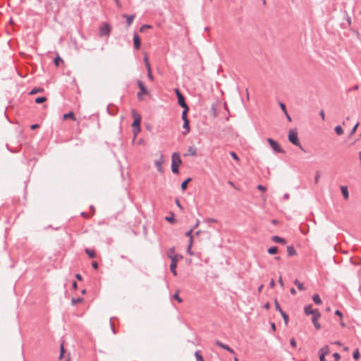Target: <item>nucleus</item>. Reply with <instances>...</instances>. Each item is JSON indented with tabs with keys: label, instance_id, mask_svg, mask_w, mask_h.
<instances>
[{
	"label": "nucleus",
	"instance_id": "obj_1",
	"mask_svg": "<svg viewBox=\"0 0 361 361\" xmlns=\"http://www.w3.org/2000/svg\"><path fill=\"white\" fill-rule=\"evenodd\" d=\"M180 166V153L174 152L172 155L171 171L173 173H179V166Z\"/></svg>",
	"mask_w": 361,
	"mask_h": 361
},
{
	"label": "nucleus",
	"instance_id": "obj_2",
	"mask_svg": "<svg viewBox=\"0 0 361 361\" xmlns=\"http://www.w3.org/2000/svg\"><path fill=\"white\" fill-rule=\"evenodd\" d=\"M288 140L294 145L299 147L300 149H302L298 137V132L296 129H290L289 130Z\"/></svg>",
	"mask_w": 361,
	"mask_h": 361
},
{
	"label": "nucleus",
	"instance_id": "obj_3",
	"mask_svg": "<svg viewBox=\"0 0 361 361\" xmlns=\"http://www.w3.org/2000/svg\"><path fill=\"white\" fill-rule=\"evenodd\" d=\"M111 26L107 23H103L100 27L99 35L100 37L109 36Z\"/></svg>",
	"mask_w": 361,
	"mask_h": 361
},
{
	"label": "nucleus",
	"instance_id": "obj_4",
	"mask_svg": "<svg viewBox=\"0 0 361 361\" xmlns=\"http://www.w3.org/2000/svg\"><path fill=\"white\" fill-rule=\"evenodd\" d=\"M132 116L133 117V122L132 123V128L133 127H137L140 126L142 117L140 114H138L135 109H133L131 111Z\"/></svg>",
	"mask_w": 361,
	"mask_h": 361
},
{
	"label": "nucleus",
	"instance_id": "obj_5",
	"mask_svg": "<svg viewBox=\"0 0 361 361\" xmlns=\"http://www.w3.org/2000/svg\"><path fill=\"white\" fill-rule=\"evenodd\" d=\"M267 142L270 145L271 147L276 152L284 153V151L281 149L279 143L271 138H268Z\"/></svg>",
	"mask_w": 361,
	"mask_h": 361
},
{
	"label": "nucleus",
	"instance_id": "obj_6",
	"mask_svg": "<svg viewBox=\"0 0 361 361\" xmlns=\"http://www.w3.org/2000/svg\"><path fill=\"white\" fill-rule=\"evenodd\" d=\"M137 84L138 87L140 89V91L137 93V97H138L139 100H142L141 96L142 94H147L148 91H147L146 87L145 86V85L143 84V82L141 80H137Z\"/></svg>",
	"mask_w": 361,
	"mask_h": 361
},
{
	"label": "nucleus",
	"instance_id": "obj_7",
	"mask_svg": "<svg viewBox=\"0 0 361 361\" xmlns=\"http://www.w3.org/2000/svg\"><path fill=\"white\" fill-rule=\"evenodd\" d=\"M164 162V157L162 154H160L159 159L154 161V165L156 166L157 171L159 173H163L164 169L162 164Z\"/></svg>",
	"mask_w": 361,
	"mask_h": 361
},
{
	"label": "nucleus",
	"instance_id": "obj_8",
	"mask_svg": "<svg viewBox=\"0 0 361 361\" xmlns=\"http://www.w3.org/2000/svg\"><path fill=\"white\" fill-rule=\"evenodd\" d=\"M315 313L312 314V322L316 329H320L321 325L319 323L318 320L321 317V314L319 312H314Z\"/></svg>",
	"mask_w": 361,
	"mask_h": 361
},
{
	"label": "nucleus",
	"instance_id": "obj_9",
	"mask_svg": "<svg viewBox=\"0 0 361 361\" xmlns=\"http://www.w3.org/2000/svg\"><path fill=\"white\" fill-rule=\"evenodd\" d=\"M330 350L329 348L326 345L322 348L319 351V361H324L325 356L329 354Z\"/></svg>",
	"mask_w": 361,
	"mask_h": 361
},
{
	"label": "nucleus",
	"instance_id": "obj_10",
	"mask_svg": "<svg viewBox=\"0 0 361 361\" xmlns=\"http://www.w3.org/2000/svg\"><path fill=\"white\" fill-rule=\"evenodd\" d=\"M192 232V229H190L189 231H188L185 233V236L188 238V243L187 251L190 254H191L190 250H191V247H192V245L193 243L192 236L191 235Z\"/></svg>",
	"mask_w": 361,
	"mask_h": 361
},
{
	"label": "nucleus",
	"instance_id": "obj_11",
	"mask_svg": "<svg viewBox=\"0 0 361 361\" xmlns=\"http://www.w3.org/2000/svg\"><path fill=\"white\" fill-rule=\"evenodd\" d=\"M178 261V258H172V259H171L170 270L174 276L177 275L176 267Z\"/></svg>",
	"mask_w": 361,
	"mask_h": 361
},
{
	"label": "nucleus",
	"instance_id": "obj_12",
	"mask_svg": "<svg viewBox=\"0 0 361 361\" xmlns=\"http://www.w3.org/2000/svg\"><path fill=\"white\" fill-rule=\"evenodd\" d=\"M183 126H182L183 131H182V134L186 135L190 132V126H189V120L188 118H183Z\"/></svg>",
	"mask_w": 361,
	"mask_h": 361
},
{
	"label": "nucleus",
	"instance_id": "obj_13",
	"mask_svg": "<svg viewBox=\"0 0 361 361\" xmlns=\"http://www.w3.org/2000/svg\"><path fill=\"white\" fill-rule=\"evenodd\" d=\"M133 44L135 49H139L141 46V40L139 35L135 32L133 35Z\"/></svg>",
	"mask_w": 361,
	"mask_h": 361
},
{
	"label": "nucleus",
	"instance_id": "obj_14",
	"mask_svg": "<svg viewBox=\"0 0 361 361\" xmlns=\"http://www.w3.org/2000/svg\"><path fill=\"white\" fill-rule=\"evenodd\" d=\"M182 108L184 109V110L182 111V119L188 118L187 114H188L189 108H188V105L186 104V103L185 102V100H184V98L183 96H182Z\"/></svg>",
	"mask_w": 361,
	"mask_h": 361
},
{
	"label": "nucleus",
	"instance_id": "obj_15",
	"mask_svg": "<svg viewBox=\"0 0 361 361\" xmlns=\"http://www.w3.org/2000/svg\"><path fill=\"white\" fill-rule=\"evenodd\" d=\"M166 255H167V257H168L169 259H172V258H175V259H176V258H178V255H177V254H176V253H175V247H171V248L168 250V252H167V253H166Z\"/></svg>",
	"mask_w": 361,
	"mask_h": 361
},
{
	"label": "nucleus",
	"instance_id": "obj_16",
	"mask_svg": "<svg viewBox=\"0 0 361 361\" xmlns=\"http://www.w3.org/2000/svg\"><path fill=\"white\" fill-rule=\"evenodd\" d=\"M122 17L126 19L128 26H130L135 18V15L123 14Z\"/></svg>",
	"mask_w": 361,
	"mask_h": 361
},
{
	"label": "nucleus",
	"instance_id": "obj_17",
	"mask_svg": "<svg viewBox=\"0 0 361 361\" xmlns=\"http://www.w3.org/2000/svg\"><path fill=\"white\" fill-rule=\"evenodd\" d=\"M306 315L314 314V312H319L318 310H313L312 305L306 306L304 309Z\"/></svg>",
	"mask_w": 361,
	"mask_h": 361
},
{
	"label": "nucleus",
	"instance_id": "obj_18",
	"mask_svg": "<svg viewBox=\"0 0 361 361\" xmlns=\"http://www.w3.org/2000/svg\"><path fill=\"white\" fill-rule=\"evenodd\" d=\"M197 149L195 146H190L188 148V153L185 154L184 156H196Z\"/></svg>",
	"mask_w": 361,
	"mask_h": 361
},
{
	"label": "nucleus",
	"instance_id": "obj_19",
	"mask_svg": "<svg viewBox=\"0 0 361 361\" xmlns=\"http://www.w3.org/2000/svg\"><path fill=\"white\" fill-rule=\"evenodd\" d=\"M341 190L343 197L345 200H348L349 198V192H348L347 186H345V185L341 186Z\"/></svg>",
	"mask_w": 361,
	"mask_h": 361
},
{
	"label": "nucleus",
	"instance_id": "obj_20",
	"mask_svg": "<svg viewBox=\"0 0 361 361\" xmlns=\"http://www.w3.org/2000/svg\"><path fill=\"white\" fill-rule=\"evenodd\" d=\"M85 253L88 255V257L91 259H94L96 257V253L94 250H91L89 248H85Z\"/></svg>",
	"mask_w": 361,
	"mask_h": 361
},
{
	"label": "nucleus",
	"instance_id": "obj_21",
	"mask_svg": "<svg viewBox=\"0 0 361 361\" xmlns=\"http://www.w3.org/2000/svg\"><path fill=\"white\" fill-rule=\"evenodd\" d=\"M271 239H272V240L274 242L277 243H281V244H283V245L286 244V243L285 239H283L282 238H280V237H279L277 235L273 236L271 238Z\"/></svg>",
	"mask_w": 361,
	"mask_h": 361
},
{
	"label": "nucleus",
	"instance_id": "obj_22",
	"mask_svg": "<svg viewBox=\"0 0 361 361\" xmlns=\"http://www.w3.org/2000/svg\"><path fill=\"white\" fill-rule=\"evenodd\" d=\"M63 117V119L71 118L73 121H75V116L73 111H69L66 114H64Z\"/></svg>",
	"mask_w": 361,
	"mask_h": 361
},
{
	"label": "nucleus",
	"instance_id": "obj_23",
	"mask_svg": "<svg viewBox=\"0 0 361 361\" xmlns=\"http://www.w3.org/2000/svg\"><path fill=\"white\" fill-rule=\"evenodd\" d=\"M216 344L217 345H219V347H221V348H222L229 351L230 353H234L233 350L229 346H228L226 345H224V344L221 343L219 341H216Z\"/></svg>",
	"mask_w": 361,
	"mask_h": 361
},
{
	"label": "nucleus",
	"instance_id": "obj_24",
	"mask_svg": "<svg viewBox=\"0 0 361 361\" xmlns=\"http://www.w3.org/2000/svg\"><path fill=\"white\" fill-rule=\"evenodd\" d=\"M287 253L288 256H294L297 254L293 246L287 247Z\"/></svg>",
	"mask_w": 361,
	"mask_h": 361
},
{
	"label": "nucleus",
	"instance_id": "obj_25",
	"mask_svg": "<svg viewBox=\"0 0 361 361\" xmlns=\"http://www.w3.org/2000/svg\"><path fill=\"white\" fill-rule=\"evenodd\" d=\"M44 91V89L42 87H34L31 90V91L29 92V94L33 95L38 92H42Z\"/></svg>",
	"mask_w": 361,
	"mask_h": 361
},
{
	"label": "nucleus",
	"instance_id": "obj_26",
	"mask_svg": "<svg viewBox=\"0 0 361 361\" xmlns=\"http://www.w3.org/2000/svg\"><path fill=\"white\" fill-rule=\"evenodd\" d=\"M165 219L167 221L170 222L171 224H173L176 221V219H175V217H174V214L172 212L170 213L169 216H166Z\"/></svg>",
	"mask_w": 361,
	"mask_h": 361
},
{
	"label": "nucleus",
	"instance_id": "obj_27",
	"mask_svg": "<svg viewBox=\"0 0 361 361\" xmlns=\"http://www.w3.org/2000/svg\"><path fill=\"white\" fill-rule=\"evenodd\" d=\"M107 111L109 114L114 115L116 112V107L114 105H109L107 108Z\"/></svg>",
	"mask_w": 361,
	"mask_h": 361
},
{
	"label": "nucleus",
	"instance_id": "obj_28",
	"mask_svg": "<svg viewBox=\"0 0 361 361\" xmlns=\"http://www.w3.org/2000/svg\"><path fill=\"white\" fill-rule=\"evenodd\" d=\"M175 92H176V97H177L178 104L179 106H180V99H181V97H180V90L179 88L176 87L175 89Z\"/></svg>",
	"mask_w": 361,
	"mask_h": 361
},
{
	"label": "nucleus",
	"instance_id": "obj_29",
	"mask_svg": "<svg viewBox=\"0 0 361 361\" xmlns=\"http://www.w3.org/2000/svg\"><path fill=\"white\" fill-rule=\"evenodd\" d=\"M47 100V98L44 96L38 97L35 99V102L37 104H42Z\"/></svg>",
	"mask_w": 361,
	"mask_h": 361
},
{
	"label": "nucleus",
	"instance_id": "obj_30",
	"mask_svg": "<svg viewBox=\"0 0 361 361\" xmlns=\"http://www.w3.org/2000/svg\"><path fill=\"white\" fill-rule=\"evenodd\" d=\"M312 300L317 305L322 304V300L318 294H314L312 297Z\"/></svg>",
	"mask_w": 361,
	"mask_h": 361
},
{
	"label": "nucleus",
	"instance_id": "obj_31",
	"mask_svg": "<svg viewBox=\"0 0 361 361\" xmlns=\"http://www.w3.org/2000/svg\"><path fill=\"white\" fill-rule=\"evenodd\" d=\"M294 283L297 286L298 288L300 290H305V288L302 283H300L298 279L294 281Z\"/></svg>",
	"mask_w": 361,
	"mask_h": 361
},
{
	"label": "nucleus",
	"instance_id": "obj_32",
	"mask_svg": "<svg viewBox=\"0 0 361 361\" xmlns=\"http://www.w3.org/2000/svg\"><path fill=\"white\" fill-rule=\"evenodd\" d=\"M141 131V128L140 126H137V127H133V133L134 134V138H133V140L135 139V137H137V134Z\"/></svg>",
	"mask_w": 361,
	"mask_h": 361
},
{
	"label": "nucleus",
	"instance_id": "obj_33",
	"mask_svg": "<svg viewBox=\"0 0 361 361\" xmlns=\"http://www.w3.org/2000/svg\"><path fill=\"white\" fill-rule=\"evenodd\" d=\"M82 301H83V298H80V297H79V298H73L71 299V304H72L73 305H76L77 303L81 302H82Z\"/></svg>",
	"mask_w": 361,
	"mask_h": 361
},
{
	"label": "nucleus",
	"instance_id": "obj_34",
	"mask_svg": "<svg viewBox=\"0 0 361 361\" xmlns=\"http://www.w3.org/2000/svg\"><path fill=\"white\" fill-rule=\"evenodd\" d=\"M192 178H188L183 182H182V190H185L187 188L188 184L191 181Z\"/></svg>",
	"mask_w": 361,
	"mask_h": 361
},
{
	"label": "nucleus",
	"instance_id": "obj_35",
	"mask_svg": "<svg viewBox=\"0 0 361 361\" xmlns=\"http://www.w3.org/2000/svg\"><path fill=\"white\" fill-rule=\"evenodd\" d=\"M145 61H146V66L148 68V73H147V76L148 78L150 79V80H152L153 79V76H152V72H151V70H150V67H149V63L147 62V59L145 58Z\"/></svg>",
	"mask_w": 361,
	"mask_h": 361
},
{
	"label": "nucleus",
	"instance_id": "obj_36",
	"mask_svg": "<svg viewBox=\"0 0 361 361\" xmlns=\"http://www.w3.org/2000/svg\"><path fill=\"white\" fill-rule=\"evenodd\" d=\"M335 132L337 135H341L343 133V130L341 126H337L335 127Z\"/></svg>",
	"mask_w": 361,
	"mask_h": 361
},
{
	"label": "nucleus",
	"instance_id": "obj_37",
	"mask_svg": "<svg viewBox=\"0 0 361 361\" xmlns=\"http://www.w3.org/2000/svg\"><path fill=\"white\" fill-rule=\"evenodd\" d=\"M278 252V247H271L268 249V253L270 255H274L277 253Z\"/></svg>",
	"mask_w": 361,
	"mask_h": 361
},
{
	"label": "nucleus",
	"instance_id": "obj_38",
	"mask_svg": "<svg viewBox=\"0 0 361 361\" xmlns=\"http://www.w3.org/2000/svg\"><path fill=\"white\" fill-rule=\"evenodd\" d=\"M180 290H177L173 295V298L180 303V296L179 295Z\"/></svg>",
	"mask_w": 361,
	"mask_h": 361
},
{
	"label": "nucleus",
	"instance_id": "obj_39",
	"mask_svg": "<svg viewBox=\"0 0 361 361\" xmlns=\"http://www.w3.org/2000/svg\"><path fill=\"white\" fill-rule=\"evenodd\" d=\"M60 350H61V352H60V355H59V359L61 360L63 356L64 352H65V349H64L63 343L61 344Z\"/></svg>",
	"mask_w": 361,
	"mask_h": 361
},
{
	"label": "nucleus",
	"instance_id": "obj_40",
	"mask_svg": "<svg viewBox=\"0 0 361 361\" xmlns=\"http://www.w3.org/2000/svg\"><path fill=\"white\" fill-rule=\"evenodd\" d=\"M281 314V316L283 317V319H284V322L286 324H288V315L286 314V312H281V313H280Z\"/></svg>",
	"mask_w": 361,
	"mask_h": 361
},
{
	"label": "nucleus",
	"instance_id": "obj_41",
	"mask_svg": "<svg viewBox=\"0 0 361 361\" xmlns=\"http://www.w3.org/2000/svg\"><path fill=\"white\" fill-rule=\"evenodd\" d=\"M360 352H359V350L357 349V350H355L354 351V353H353V358H354L355 360H358V359H360Z\"/></svg>",
	"mask_w": 361,
	"mask_h": 361
},
{
	"label": "nucleus",
	"instance_id": "obj_42",
	"mask_svg": "<svg viewBox=\"0 0 361 361\" xmlns=\"http://www.w3.org/2000/svg\"><path fill=\"white\" fill-rule=\"evenodd\" d=\"M60 61H63L62 59L57 56L55 59H54V64L56 66H59V62Z\"/></svg>",
	"mask_w": 361,
	"mask_h": 361
},
{
	"label": "nucleus",
	"instance_id": "obj_43",
	"mask_svg": "<svg viewBox=\"0 0 361 361\" xmlns=\"http://www.w3.org/2000/svg\"><path fill=\"white\" fill-rule=\"evenodd\" d=\"M274 304H275V307H276V310H278L280 313H281V312H283L281 310V307H280V305H279V302H278V301L276 300H274Z\"/></svg>",
	"mask_w": 361,
	"mask_h": 361
},
{
	"label": "nucleus",
	"instance_id": "obj_44",
	"mask_svg": "<svg viewBox=\"0 0 361 361\" xmlns=\"http://www.w3.org/2000/svg\"><path fill=\"white\" fill-rule=\"evenodd\" d=\"M231 156L237 161H239V157H238L237 154L234 152H230Z\"/></svg>",
	"mask_w": 361,
	"mask_h": 361
},
{
	"label": "nucleus",
	"instance_id": "obj_45",
	"mask_svg": "<svg viewBox=\"0 0 361 361\" xmlns=\"http://www.w3.org/2000/svg\"><path fill=\"white\" fill-rule=\"evenodd\" d=\"M151 26L149 25H142L140 28V32H144L146 29L150 28Z\"/></svg>",
	"mask_w": 361,
	"mask_h": 361
},
{
	"label": "nucleus",
	"instance_id": "obj_46",
	"mask_svg": "<svg viewBox=\"0 0 361 361\" xmlns=\"http://www.w3.org/2000/svg\"><path fill=\"white\" fill-rule=\"evenodd\" d=\"M196 359L197 361H203L202 355L198 353H195Z\"/></svg>",
	"mask_w": 361,
	"mask_h": 361
},
{
	"label": "nucleus",
	"instance_id": "obj_47",
	"mask_svg": "<svg viewBox=\"0 0 361 361\" xmlns=\"http://www.w3.org/2000/svg\"><path fill=\"white\" fill-rule=\"evenodd\" d=\"M92 267H93V269H98V267H99L98 262H96V261H93V262H92Z\"/></svg>",
	"mask_w": 361,
	"mask_h": 361
},
{
	"label": "nucleus",
	"instance_id": "obj_48",
	"mask_svg": "<svg viewBox=\"0 0 361 361\" xmlns=\"http://www.w3.org/2000/svg\"><path fill=\"white\" fill-rule=\"evenodd\" d=\"M333 357L335 359V360H338L341 358V356L338 353H334Z\"/></svg>",
	"mask_w": 361,
	"mask_h": 361
},
{
	"label": "nucleus",
	"instance_id": "obj_49",
	"mask_svg": "<svg viewBox=\"0 0 361 361\" xmlns=\"http://www.w3.org/2000/svg\"><path fill=\"white\" fill-rule=\"evenodd\" d=\"M39 127V125L37 123H35V124H32L30 126V128L32 130H35V129L38 128Z\"/></svg>",
	"mask_w": 361,
	"mask_h": 361
},
{
	"label": "nucleus",
	"instance_id": "obj_50",
	"mask_svg": "<svg viewBox=\"0 0 361 361\" xmlns=\"http://www.w3.org/2000/svg\"><path fill=\"white\" fill-rule=\"evenodd\" d=\"M176 204L178 207L180 208V205H181L180 199H179L178 197L176 198Z\"/></svg>",
	"mask_w": 361,
	"mask_h": 361
},
{
	"label": "nucleus",
	"instance_id": "obj_51",
	"mask_svg": "<svg viewBox=\"0 0 361 361\" xmlns=\"http://www.w3.org/2000/svg\"><path fill=\"white\" fill-rule=\"evenodd\" d=\"M358 126H359V123H357L355 124V126L353 127V128L352 129V130H351V134H353V133H355V131H356V130H357V128Z\"/></svg>",
	"mask_w": 361,
	"mask_h": 361
},
{
	"label": "nucleus",
	"instance_id": "obj_52",
	"mask_svg": "<svg viewBox=\"0 0 361 361\" xmlns=\"http://www.w3.org/2000/svg\"><path fill=\"white\" fill-rule=\"evenodd\" d=\"M290 345L293 347V348H295L296 347V341L295 340V338H292L290 340Z\"/></svg>",
	"mask_w": 361,
	"mask_h": 361
},
{
	"label": "nucleus",
	"instance_id": "obj_53",
	"mask_svg": "<svg viewBox=\"0 0 361 361\" xmlns=\"http://www.w3.org/2000/svg\"><path fill=\"white\" fill-rule=\"evenodd\" d=\"M319 115H320V116L322 117V119L323 121H324V120H325V114H324V111L323 110H322V111H320Z\"/></svg>",
	"mask_w": 361,
	"mask_h": 361
},
{
	"label": "nucleus",
	"instance_id": "obj_54",
	"mask_svg": "<svg viewBox=\"0 0 361 361\" xmlns=\"http://www.w3.org/2000/svg\"><path fill=\"white\" fill-rule=\"evenodd\" d=\"M257 188L261 190V191H265L266 190V188L262 185H259L257 186Z\"/></svg>",
	"mask_w": 361,
	"mask_h": 361
},
{
	"label": "nucleus",
	"instance_id": "obj_55",
	"mask_svg": "<svg viewBox=\"0 0 361 361\" xmlns=\"http://www.w3.org/2000/svg\"><path fill=\"white\" fill-rule=\"evenodd\" d=\"M270 288H273L275 286V281L274 279H271L269 283Z\"/></svg>",
	"mask_w": 361,
	"mask_h": 361
},
{
	"label": "nucleus",
	"instance_id": "obj_56",
	"mask_svg": "<svg viewBox=\"0 0 361 361\" xmlns=\"http://www.w3.org/2000/svg\"><path fill=\"white\" fill-rule=\"evenodd\" d=\"M75 278H76L78 281H82V277L81 274H75Z\"/></svg>",
	"mask_w": 361,
	"mask_h": 361
},
{
	"label": "nucleus",
	"instance_id": "obj_57",
	"mask_svg": "<svg viewBox=\"0 0 361 361\" xmlns=\"http://www.w3.org/2000/svg\"><path fill=\"white\" fill-rule=\"evenodd\" d=\"M73 288L76 290L78 288V283L76 281H73L72 283Z\"/></svg>",
	"mask_w": 361,
	"mask_h": 361
},
{
	"label": "nucleus",
	"instance_id": "obj_58",
	"mask_svg": "<svg viewBox=\"0 0 361 361\" xmlns=\"http://www.w3.org/2000/svg\"><path fill=\"white\" fill-rule=\"evenodd\" d=\"M335 314L338 315L340 318H342V317H343L342 313L339 310H336L335 312Z\"/></svg>",
	"mask_w": 361,
	"mask_h": 361
},
{
	"label": "nucleus",
	"instance_id": "obj_59",
	"mask_svg": "<svg viewBox=\"0 0 361 361\" xmlns=\"http://www.w3.org/2000/svg\"><path fill=\"white\" fill-rule=\"evenodd\" d=\"M80 215H81L82 216L85 217V218H88V217H89L88 214H87L86 212H82L80 213Z\"/></svg>",
	"mask_w": 361,
	"mask_h": 361
},
{
	"label": "nucleus",
	"instance_id": "obj_60",
	"mask_svg": "<svg viewBox=\"0 0 361 361\" xmlns=\"http://www.w3.org/2000/svg\"><path fill=\"white\" fill-rule=\"evenodd\" d=\"M280 106H281V109L284 111V113H285V114H286V112H287V111H286V106H285V105H284L283 104H282V103H281V104H280Z\"/></svg>",
	"mask_w": 361,
	"mask_h": 361
},
{
	"label": "nucleus",
	"instance_id": "obj_61",
	"mask_svg": "<svg viewBox=\"0 0 361 361\" xmlns=\"http://www.w3.org/2000/svg\"><path fill=\"white\" fill-rule=\"evenodd\" d=\"M279 284L281 287H283L284 284H283V280H282V278L281 276L279 277Z\"/></svg>",
	"mask_w": 361,
	"mask_h": 361
},
{
	"label": "nucleus",
	"instance_id": "obj_62",
	"mask_svg": "<svg viewBox=\"0 0 361 361\" xmlns=\"http://www.w3.org/2000/svg\"><path fill=\"white\" fill-rule=\"evenodd\" d=\"M347 22H348V25H351V18L350 16H347Z\"/></svg>",
	"mask_w": 361,
	"mask_h": 361
},
{
	"label": "nucleus",
	"instance_id": "obj_63",
	"mask_svg": "<svg viewBox=\"0 0 361 361\" xmlns=\"http://www.w3.org/2000/svg\"><path fill=\"white\" fill-rule=\"evenodd\" d=\"M264 307L267 309V310H269L270 308V304L269 302H267L265 305H264Z\"/></svg>",
	"mask_w": 361,
	"mask_h": 361
},
{
	"label": "nucleus",
	"instance_id": "obj_64",
	"mask_svg": "<svg viewBox=\"0 0 361 361\" xmlns=\"http://www.w3.org/2000/svg\"><path fill=\"white\" fill-rule=\"evenodd\" d=\"M319 178V174L316 175V176L314 178V181L316 183H317Z\"/></svg>",
	"mask_w": 361,
	"mask_h": 361
}]
</instances>
